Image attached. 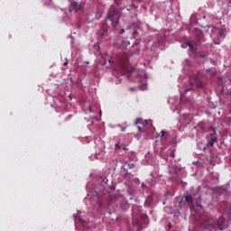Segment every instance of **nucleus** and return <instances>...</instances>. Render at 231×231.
Returning <instances> with one entry per match:
<instances>
[{"instance_id":"9","label":"nucleus","mask_w":231,"mask_h":231,"mask_svg":"<svg viewBox=\"0 0 231 231\" xmlns=\"http://www.w3.org/2000/svg\"><path fill=\"white\" fill-rule=\"evenodd\" d=\"M135 125H143V126L149 125V120L143 121V119H141V118L136 119Z\"/></svg>"},{"instance_id":"10","label":"nucleus","mask_w":231,"mask_h":231,"mask_svg":"<svg viewBox=\"0 0 231 231\" xmlns=\"http://www.w3.org/2000/svg\"><path fill=\"white\" fill-rule=\"evenodd\" d=\"M71 6L74 8V10L79 11L82 9V5L77 2H71Z\"/></svg>"},{"instance_id":"19","label":"nucleus","mask_w":231,"mask_h":231,"mask_svg":"<svg viewBox=\"0 0 231 231\" xmlns=\"http://www.w3.org/2000/svg\"><path fill=\"white\" fill-rule=\"evenodd\" d=\"M124 32H125V29H121L120 30V33H124Z\"/></svg>"},{"instance_id":"17","label":"nucleus","mask_w":231,"mask_h":231,"mask_svg":"<svg viewBox=\"0 0 231 231\" xmlns=\"http://www.w3.org/2000/svg\"><path fill=\"white\" fill-rule=\"evenodd\" d=\"M165 134V131H162L160 134H159V136H163Z\"/></svg>"},{"instance_id":"15","label":"nucleus","mask_w":231,"mask_h":231,"mask_svg":"<svg viewBox=\"0 0 231 231\" xmlns=\"http://www.w3.org/2000/svg\"><path fill=\"white\" fill-rule=\"evenodd\" d=\"M134 167V163H128V169H133Z\"/></svg>"},{"instance_id":"14","label":"nucleus","mask_w":231,"mask_h":231,"mask_svg":"<svg viewBox=\"0 0 231 231\" xmlns=\"http://www.w3.org/2000/svg\"><path fill=\"white\" fill-rule=\"evenodd\" d=\"M116 5H117V6H120V3L122 2V0H114Z\"/></svg>"},{"instance_id":"16","label":"nucleus","mask_w":231,"mask_h":231,"mask_svg":"<svg viewBox=\"0 0 231 231\" xmlns=\"http://www.w3.org/2000/svg\"><path fill=\"white\" fill-rule=\"evenodd\" d=\"M68 65V58L65 59V61L63 62V66H67Z\"/></svg>"},{"instance_id":"21","label":"nucleus","mask_w":231,"mask_h":231,"mask_svg":"<svg viewBox=\"0 0 231 231\" xmlns=\"http://www.w3.org/2000/svg\"><path fill=\"white\" fill-rule=\"evenodd\" d=\"M190 89H194V88L186 89V93H187V91H190Z\"/></svg>"},{"instance_id":"25","label":"nucleus","mask_w":231,"mask_h":231,"mask_svg":"<svg viewBox=\"0 0 231 231\" xmlns=\"http://www.w3.org/2000/svg\"><path fill=\"white\" fill-rule=\"evenodd\" d=\"M169 227H171V223L168 225Z\"/></svg>"},{"instance_id":"6","label":"nucleus","mask_w":231,"mask_h":231,"mask_svg":"<svg viewBox=\"0 0 231 231\" xmlns=\"http://www.w3.org/2000/svg\"><path fill=\"white\" fill-rule=\"evenodd\" d=\"M189 81L192 86H196L197 88H203V82L201 79H199V78H196V76H192Z\"/></svg>"},{"instance_id":"24","label":"nucleus","mask_w":231,"mask_h":231,"mask_svg":"<svg viewBox=\"0 0 231 231\" xmlns=\"http://www.w3.org/2000/svg\"><path fill=\"white\" fill-rule=\"evenodd\" d=\"M108 62H109V63H111V62H112V60H108Z\"/></svg>"},{"instance_id":"13","label":"nucleus","mask_w":231,"mask_h":231,"mask_svg":"<svg viewBox=\"0 0 231 231\" xmlns=\"http://www.w3.org/2000/svg\"><path fill=\"white\" fill-rule=\"evenodd\" d=\"M132 33H133L134 39H136V33H138V32L135 29H133Z\"/></svg>"},{"instance_id":"18","label":"nucleus","mask_w":231,"mask_h":231,"mask_svg":"<svg viewBox=\"0 0 231 231\" xmlns=\"http://www.w3.org/2000/svg\"><path fill=\"white\" fill-rule=\"evenodd\" d=\"M137 129H138V131H140V133H142V126L138 125Z\"/></svg>"},{"instance_id":"3","label":"nucleus","mask_w":231,"mask_h":231,"mask_svg":"<svg viewBox=\"0 0 231 231\" xmlns=\"http://www.w3.org/2000/svg\"><path fill=\"white\" fill-rule=\"evenodd\" d=\"M147 223H149V218L147 217H134L133 218V225L134 226H136L137 230H142V228H144V226H147Z\"/></svg>"},{"instance_id":"23","label":"nucleus","mask_w":231,"mask_h":231,"mask_svg":"<svg viewBox=\"0 0 231 231\" xmlns=\"http://www.w3.org/2000/svg\"><path fill=\"white\" fill-rule=\"evenodd\" d=\"M123 133L125 131V128H122V130H121Z\"/></svg>"},{"instance_id":"12","label":"nucleus","mask_w":231,"mask_h":231,"mask_svg":"<svg viewBox=\"0 0 231 231\" xmlns=\"http://www.w3.org/2000/svg\"><path fill=\"white\" fill-rule=\"evenodd\" d=\"M132 28H139L138 23H134L133 25H128L126 30H132Z\"/></svg>"},{"instance_id":"1","label":"nucleus","mask_w":231,"mask_h":231,"mask_svg":"<svg viewBox=\"0 0 231 231\" xmlns=\"http://www.w3.org/2000/svg\"><path fill=\"white\" fill-rule=\"evenodd\" d=\"M122 15H130V17H136L135 13H131V9L127 7L124 8H112L108 11L106 19L103 22L106 24L107 21H110L114 30H120L118 28V21Z\"/></svg>"},{"instance_id":"11","label":"nucleus","mask_w":231,"mask_h":231,"mask_svg":"<svg viewBox=\"0 0 231 231\" xmlns=\"http://www.w3.org/2000/svg\"><path fill=\"white\" fill-rule=\"evenodd\" d=\"M98 33L100 37H107V28L106 26H103L101 32H99Z\"/></svg>"},{"instance_id":"7","label":"nucleus","mask_w":231,"mask_h":231,"mask_svg":"<svg viewBox=\"0 0 231 231\" xmlns=\"http://www.w3.org/2000/svg\"><path fill=\"white\" fill-rule=\"evenodd\" d=\"M187 203L189 207H192L194 200L192 199V195H186L181 199V203Z\"/></svg>"},{"instance_id":"8","label":"nucleus","mask_w":231,"mask_h":231,"mask_svg":"<svg viewBox=\"0 0 231 231\" xmlns=\"http://www.w3.org/2000/svg\"><path fill=\"white\" fill-rule=\"evenodd\" d=\"M154 198H156V193L154 191H152L146 199V203H148V205H151V203L154 201Z\"/></svg>"},{"instance_id":"22","label":"nucleus","mask_w":231,"mask_h":231,"mask_svg":"<svg viewBox=\"0 0 231 231\" xmlns=\"http://www.w3.org/2000/svg\"><path fill=\"white\" fill-rule=\"evenodd\" d=\"M107 181H108L107 179H104L105 183H107Z\"/></svg>"},{"instance_id":"5","label":"nucleus","mask_w":231,"mask_h":231,"mask_svg":"<svg viewBox=\"0 0 231 231\" xmlns=\"http://www.w3.org/2000/svg\"><path fill=\"white\" fill-rule=\"evenodd\" d=\"M199 42H189L187 45L189 46V50L191 51H196V47L201 46V41H203V32H199V38H198Z\"/></svg>"},{"instance_id":"2","label":"nucleus","mask_w":231,"mask_h":231,"mask_svg":"<svg viewBox=\"0 0 231 231\" xmlns=\"http://www.w3.org/2000/svg\"><path fill=\"white\" fill-rule=\"evenodd\" d=\"M119 68L122 69V73H133L134 68L129 66V57L127 54H123L119 57Z\"/></svg>"},{"instance_id":"20","label":"nucleus","mask_w":231,"mask_h":231,"mask_svg":"<svg viewBox=\"0 0 231 231\" xmlns=\"http://www.w3.org/2000/svg\"><path fill=\"white\" fill-rule=\"evenodd\" d=\"M171 158H174V152H171Z\"/></svg>"},{"instance_id":"4","label":"nucleus","mask_w":231,"mask_h":231,"mask_svg":"<svg viewBox=\"0 0 231 231\" xmlns=\"http://www.w3.org/2000/svg\"><path fill=\"white\" fill-rule=\"evenodd\" d=\"M208 147H214V143L217 142V135L216 134V128L211 127L208 135Z\"/></svg>"}]
</instances>
